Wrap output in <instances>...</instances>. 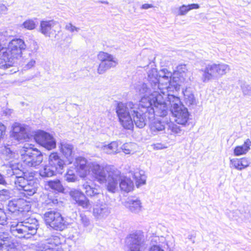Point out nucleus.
<instances>
[{
    "instance_id": "obj_34",
    "label": "nucleus",
    "mask_w": 251,
    "mask_h": 251,
    "mask_svg": "<svg viewBox=\"0 0 251 251\" xmlns=\"http://www.w3.org/2000/svg\"><path fill=\"white\" fill-rule=\"evenodd\" d=\"M241 89L244 96H251V86L246 82H242Z\"/></svg>"
},
{
    "instance_id": "obj_40",
    "label": "nucleus",
    "mask_w": 251,
    "mask_h": 251,
    "mask_svg": "<svg viewBox=\"0 0 251 251\" xmlns=\"http://www.w3.org/2000/svg\"><path fill=\"white\" fill-rule=\"evenodd\" d=\"M76 179V176L75 174L72 173L71 171H67L66 174V180L69 182H75Z\"/></svg>"
},
{
    "instance_id": "obj_3",
    "label": "nucleus",
    "mask_w": 251,
    "mask_h": 251,
    "mask_svg": "<svg viewBox=\"0 0 251 251\" xmlns=\"http://www.w3.org/2000/svg\"><path fill=\"white\" fill-rule=\"evenodd\" d=\"M75 166L76 171L80 176L85 177L90 173L91 170L95 177L100 182L106 180V176L103 168L99 165H93L92 166L89 164L86 160L84 158L77 159Z\"/></svg>"
},
{
    "instance_id": "obj_2",
    "label": "nucleus",
    "mask_w": 251,
    "mask_h": 251,
    "mask_svg": "<svg viewBox=\"0 0 251 251\" xmlns=\"http://www.w3.org/2000/svg\"><path fill=\"white\" fill-rule=\"evenodd\" d=\"M25 48V42L19 38L12 39L7 48H4L0 42V68L12 66L14 60L22 57V51Z\"/></svg>"
},
{
    "instance_id": "obj_43",
    "label": "nucleus",
    "mask_w": 251,
    "mask_h": 251,
    "mask_svg": "<svg viewBox=\"0 0 251 251\" xmlns=\"http://www.w3.org/2000/svg\"><path fill=\"white\" fill-rule=\"evenodd\" d=\"M6 215L4 211L1 209L0 210V225H4L6 221Z\"/></svg>"
},
{
    "instance_id": "obj_38",
    "label": "nucleus",
    "mask_w": 251,
    "mask_h": 251,
    "mask_svg": "<svg viewBox=\"0 0 251 251\" xmlns=\"http://www.w3.org/2000/svg\"><path fill=\"white\" fill-rule=\"evenodd\" d=\"M23 26L26 29L32 30L36 27V24L33 20L28 19L23 23Z\"/></svg>"
},
{
    "instance_id": "obj_48",
    "label": "nucleus",
    "mask_w": 251,
    "mask_h": 251,
    "mask_svg": "<svg viewBox=\"0 0 251 251\" xmlns=\"http://www.w3.org/2000/svg\"><path fill=\"white\" fill-rule=\"evenodd\" d=\"M6 10L7 7L5 6V5L0 4V14H2L3 12H5Z\"/></svg>"
},
{
    "instance_id": "obj_21",
    "label": "nucleus",
    "mask_w": 251,
    "mask_h": 251,
    "mask_svg": "<svg viewBox=\"0 0 251 251\" xmlns=\"http://www.w3.org/2000/svg\"><path fill=\"white\" fill-rule=\"evenodd\" d=\"M124 206L133 213L138 214L142 211L141 200L135 196L128 197L124 202Z\"/></svg>"
},
{
    "instance_id": "obj_9",
    "label": "nucleus",
    "mask_w": 251,
    "mask_h": 251,
    "mask_svg": "<svg viewBox=\"0 0 251 251\" xmlns=\"http://www.w3.org/2000/svg\"><path fill=\"white\" fill-rule=\"evenodd\" d=\"M22 155L24 164L29 168H38L43 161L42 152L35 148H25Z\"/></svg>"
},
{
    "instance_id": "obj_23",
    "label": "nucleus",
    "mask_w": 251,
    "mask_h": 251,
    "mask_svg": "<svg viewBox=\"0 0 251 251\" xmlns=\"http://www.w3.org/2000/svg\"><path fill=\"white\" fill-rule=\"evenodd\" d=\"M167 115L160 116L161 118L155 120L150 124V129L152 134H157L159 132L165 129V125L167 124L168 122L167 118H164Z\"/></svg>"
},
{
    "instance_id": "obj_33",
    "label": "nucleus",
    "mask_w": 251,
    "mask_h": 251,
    "mask_svg": "<svg viewBox=\"0 0 251 251\" xmlns=\"http://www.w3.org/2000/svg\"><path fill=\"white\" fill-rule=\"evenodd\" d=\"M18 204V200L10 201L7 206L8 211L11 213H20Z\"/></svg>"
},
{
    "instance_id": "obj_46",
    "label": "nucleus",
    "mask_w": 251,
    "mask_h": 251,
    "mask_svg": "<svg viewBox=\"0 0 251 251\" xmlns=\"http://www.w3.org/2000/svg\"><path fill=\"white\" fill-rule=\"evenodd\" d=\"M153 7V5L151 4L145 3L142 5L141 8L143 9H148Z\"/></svg>"
},
{
    "instance_id": "obj_44",
    "label": "nucleus",
    "mask_w": 251,
    "mask_h": 251,
    "mask_svg": "<svg viewBox=\"0 0 251 251\" xmlns=\"http://www.w3.org/2000/svg\"><path fill=\"white\" fill-rule=\"evenodd\" d=\"M241 162L242 163V166H243L244 168L245 169L249 167L250 166V164H251V162L249 158L247 157H243L240 158Z\"/></svg>"
},
{
    "instance_id": "obj_6",
    "label": "nucleus",
    "mask_w": 251,
    "mask_h": 251,
    "mask_svg": "<svg viewBox=\"0 0 251 251\" xmlns=\"http://www.w3.org/2000/svg\"><path fill=\"white\" fill-rule=\"evenodd\" d=\"M37 229L36 222H18L13 223L10 227L11 233L20 238L28 239L36 234Z\"/></svg>"
},
{
    "instance_id": "obj_4",
    "label": "nucleus",
    "mask_w": 251,
    "mask_h": 251,
    "mask_svg": "<svg viewBox=\"0 0 251 251\" xmlns=\"http://www.w3.org/2000/svg\"><path fill=\"white\" fill-rule=\"evenodd\" d=\"M230 69L228 65L223 63L207 64L201 70L202 73L201 80L203 82H207L212 79L221 77L228 72Z\"/></svg>"
},
{
    "instance_id": "obj_42",
    "label": "nucleus",
    "mask_w": 251,
    "mask_h": 251,
    "mask_svg": "<svg viewBox=\"0 0 251 251\" xmlns=\"http://www.w3.org/2000/svg\"><path fill=\"white\" fill-rule=\"evenodd\" d=\"M119 152L118 144L117 142H111V153H116Z\"/></svg>"
},
{
    "instance_id": "obj_17",
    "label": "nucleus",
    "mask_w": 251,
    "mask_h": 251,
    "mask_svg": "<svg viewBox=\"0 0 251 251\" xmlns=\"http://www.w3.org/2000/svg\"><path fill=\"white\" fill-rule=\"evenodd\" d=\"M10 136L19 142L27 141L30 138L25 127L20 124H16L13 126Z\"/></svg>"
},
{
    "instance_id": "obj_30",
    "label": "nucleus",
    "mask_w": 251,
    "mask_h": 251,
    "mask_svg": "<svg viewBox=\"0 0 251 251\" xmlns=\"http://www.w3.org/2000/svg\"><path fill=\"white\" fill-rule=\"evenodd\" d=\"M18 204L20 213H26L30 210L31 205L29 202L25 200L22 199H18Z\"/></svg>"
},
{
    "instance_id": "obj_15",
    "label": "nucleus",
    "mask_w": 251,
    "mask_h": 251,
    "mask_svg": "<svg viewBox=\"0 0 251 251\" xmlns=\"http://www.w3.org/2000/svg\"><path fill=\"white\" fill-rule=\"evenodd\" d=\"M172 89H169V90H164L160 92V93L163 96L162 100L164 101L163 104L167 109L166 115H167L168 113V105L171 107L170 111L171 112L173 111L174 109L176 110L178 109L177 108L184 106L182 104L179 98L169 93V92L171 91Z\"/></svg>"
},
{
    "instance_id": "obj_25",
    "label": "nucleus",
    "mask_w": 251,
    "mask_h": 251,
    "mask_svg": "<svg viewBox=\"0 0 251 251\" xmlns=\"http://www.w3.org/2000/svg\"><path fill=\"white\" fill-rule=\"evenodd\" d=\"M37 188V185L35 180L31 179L23 189V194L25 197L32 196L36 193Z\"/></svg>"
},
{
    "instance_id": "obj_41",
    "label": "nucleus",
    "mask_w": 251,
    "mask_h": 251,
    "mask_svg": "<svg viewBox=\"0 0 251 251\" xmlns=\"http://www.w3.org/2000/svg\"><path fill=\"white\" fill-rule=\"evenodd\" d=\"M185 100L187 104L189 105L194 104L195 102V99L193 94L185 95Z\"/></svg>"
},
{
    "instance_id": "obj_27",
    "label": "nucleus",
    "mask_w": 251,
    "mask_h": 251,
    "mask_svg": "<svg viewBox=\"0 0 251 251\" xmlns=\"http://www.w3.org/2000/svg\"><path fill=\"white\" fill-rule=\"evenodd\" d=\"M48 185L52 190L58 192L63 193L64 188L59 179H55L48 181Z\"/></svg>"
},
{
    "instance_id": "obj_14",
    "label": "nucleus",
    "mask_w": 251,
    "mask_h": 251,
    "mask_svg": "<svg viewBox=\"0 0 251 251\" xmlns=\"http://www.w3.org/2000/svg\"><path fill=\"white\" fill-rule=\"evenodd\" d=\"M35 142L48 150L54 149L56 143L51 135L43 130H37L33 134Z\"/></svg>"
},
{
    "instance_id": "obj_13",
    "label": "nucleus",
    "mask_w": 251,
    "mask_h": 251,
    "mask_svg": "<svg viewBox=\"0 0 251 251\" xmlns=\"http://www.w3.org/2000/svg\"><path fill=\"white\" fill-rule=\"evenodd\" d=\"M144 236L140 232L130 234L125 240L127 251H142L144 248Z\"/></svg>"
},
{
    "instance_id": "obj_53",
    "label": "nucleus",
    "mask_w": 251,
    "mask_h": 251,
    "mask_svg": "<svg viewBox=\"0 0 251 251\" xmlns=\"http://www.w3.org/2000/svg\"><path fill=\"white\" fill-rule=\"evenodd\" d=\"M1 209V208H0V210Z\"/></svg>"
},
{
    "instance_id": "obj_45",
    "label": "nucleus",
    "mask_w": 251,
    "mask_h": 251,
    "mask_svg": "<svg viewBox=\"0 0 251 251\" xmlns=\"http://www.w3.org/2000/svg\"><path fill=\"white\" fill-rule=\"evenodd\" d=\"M149 251H164V250L159 246L154 245L151 247Z\"/></svg>"
},
{
    "instance_id": "obj_12",
    "label": "nucleus",
    "mask_w": 251,
    "mask_h": 251,
    "mask_svg": "<svg viewBox=\"0 0 251 251\" xmlns=\"http://www.w3.org/2000/svg\"><path fill=\"white\" fill-rule=\"evenodd\" d=\"M158 74L157 89L159 92L169 89H176L172 73L166 69L160 70Z\"/></svg>"
},
{
    "instance_id": "obj_16",
    "label": "nucleus",
    "mask_w": 251,
    "mask_h": 251,
    "mask_svg": "<svg viewBox=\"0 0 251 251\" xmlns=\"http://www.w3.org/2000/svg\"><path fill=\"white\" fill-rule=\"evenodd\" d=\"M190 79V73L188 71L186 65L181 64L178 65L173 74V81L176 84V88Z\"/></svg>"
},
{
    "instance_id": "obj_49",
    "label": "nucleus",
    "mask_w": 251,
    "mask_h": 251,
    "mask_svg": "<svg viewBox=\"0 0 251 251\" xmlns=\"http://www.w3.org/2000/svg\"><path fill=\"white\" fill-rule=\"evenodd\" d=\"M0 184H2V185H4L6 184V182L5 181L3 177L0 174Z\"/></svg>"
},
{
    "instance_id": "obj_50",
    "label": "nucleus",
    "mask_w": 251,
    "mask_h": 251,
    "mask_svg": "<svg viewBox=\"0 0 251 251\" xmlns=\"http://www.w3.org/2000/svg\"><path fill=\"white\" fill-rule=\"evenodd\" d=\"M164 147H162V145L160 144H157V145H154V148L156 149H162L164 148Z\"/></svg>"
},
{
    "instance_id": "obj_26",
    "label": "nucleus",
    "mask_w": 251,
    "mask_h": 251,
    "mask_svg": "<svg viewBox=\"0 0 251 251\" xmlns=\"http://www.w3.org/2000/svg\"><path fill=\"white\" fill-rule=\"evenodd\" d=\"M133 177L136 181V185L137 187L146 184V176L143 171H137L134 172Z\"/></svg>"
},
{
    "instance_id": "obj_52",
    "label": "nucleus",
    "mask_w": 251,
    "mask_h": 251,
    "mask_svg": "<svg viewBox=\"0 0 251 251\" xmlns=\"http://www.w3.org/2000/svg\"><path fill=\"white\" fill-rule=\"evenodd\" d=\"M17 172V173H20V172H19V171H17V172Z\"/></svg>"
},
{
    "instance_id": "obj_19",
    "label": "nucleus",
    "mask_w": 251,
    "mask_h": 251,
    "mask_svg": "<svg viewBox=\"0 0 251 251\" xmlns=\"http://www.w3.org/2000/svg\"><path fill=\"white\" fill-rule=\"evenodd\" d=\"M176 110L174 109L171 112L173 116L175 118V121L178 124L186 125L189 119V113L188 109L184 106L177 108Z\"/></svg>"
},
{
    "instance_id": "obj_39",
    "label": "nucleus",
    "mask_w": 251,
    "mask_h": 251,
    "mask_svg": "<svg viewBox=\"0 0 251 251\" xmlns=\"http://www.w3.org/2000/svg\"><path fill=\"white\" fill-rule=\"evenodd\" d=\"M9 242L8 241V243L4 242L3 244L0 243V251L2 250L3 248H8V249H15L16 248V243L14 242H10V243H8Z\"/></svg>"
},
{
    "instance_id": "obj_32",
    "label": "nucleus",
    "mask_w": 251,
    "mask_h": 251,
    "mask_svg": "<svg viewBox=\"0 0 251 251\" xmlns=\"http://www.w3.org/2000/svg\"><path fill=\"white\" fill-rule=\"evenodd\" d=\"M73 147L70 145H62L60 148V151L62 154L67 158H73Z\"/></svg>"
},
{
    "instance_id": "obj_1",
    "label": "nucleus",
    "mask_w": 251,
    "mask_h": 251,
    "mask_svg": "<svg viewBox=\"0 0 251 251\" xmlns=\"http://www.w3.org/2000/svg\"><path fill=\"white\" fill-rule=\"evenodd\" d=\"M153 100L156 102L151 105L150 99L144 97L139 102V104L133 103L131 101L126 103L120 102L116 107L119 122L123 127L126 129L133 128V122L135 126L140 128L144 127L148 121L154 119L155 115L163 116L166 115L167 109L160 96H157L153 94Z\"/></svg>"
},
{
    "instance_id": "obj_47",
    "label": "nucleus",
    "mask_w": 251,
    "mask_h": 251,
    "mask_svg": "<svg viewBox=\"0 0 251 251\" xmlns=\"http://www.w3.org/2000/svg\"><path fill=\"white\" fill-rule=\"evenodd\" d=\"M118 63L117 59H115L111 56V67H115Z\"/></svg>"
},
{
    "instance_id": "obj_7",
    "label": "nucleus",
    "mask_w": 251,
    "mask_h": 251,
    "mask_svg": "<svg viewBox=\"0 0 251 251\" xmlns=\"http://www.w3.org/2000/svg\"><path fill=\"white\" fill-rule=\"evenodd\" d=\"M46 225L50 229L62 231L68 227V223L58 211L50 210L44 215Z\"/></svg>"
},
{
    "instance_id": "obj_8",
    "label": "nucleus",
    "mask_w": 251,
    "mask_h": 251,
    "mask_svg": "<svg viewBox=\"0 0 251 251\" xmlns=\"http://www.w3.org/2000/svg\"><path fill=\"white\" fill-rule=\"evenodd\" d=\"M121 172L117 169L111 168V192H114L119 185L121 190L126 193L133 190L134 184L129 178H121Z\"/></svg>"
},
{
    "instance_id": "obj_22",
    "label": "nucleus",
    "mask_w": 251,
    "mask_h": 251,
    "mask_svg": "<svg viewBox=\"0 0 251 251\" xmlns=\"http://www.w3.org/2000/svg\"><path fill=\"white\" fill-rule=\"evenodd\" d=\"M12 170L13 175L16 177V180L15 181V187L19 190H23L25 186H26L29 181V180L25 178L26 176L25 173L18 168H14Z\"/></svg>"
},
{
    "instance_id": "obj_28",
    "label": "nucleus",
    "mask_w": 251,
    "mask_h": 251,
    "mask_svg": "<svg viewBox=\"0 0 251 251\" xmlns=\"http://www.w3.org/2000/svg\"><path fill=\"white\" fill-rule=\"evenodd\" d=\"M148 79L150 81L151 85L157 88V71L155 68H151L148 72Z\"/></svg>"
},
{
    "instance_id": "obj_20",
    "label": "nucleus",
    "mask_w": 251,
    "mask_h": 251,
    "mask_svg": "<svg viewBox=\"0 0 251 251\" xmlns=\"http://www.w3.org/2000/svg\"><path fill=\"white\" fill-rule=\"evenodd\" d=\"M40 31L46 36L50 37L56 35L55 22L53 20H43L40 22Z\"/></svg>"
},
{
    "instance_id": "obj_18",
    "label": "nucleus",
    "mask_w": 251,
    "mask_h": 251,
    "mask_svg": "<svg viewBox=\"0 0 251 251\" xmlns=\"http://www.w3.org/2000/svg\"><path fill=\"white\" fill-rule=\"evenodd\" d=\"M71 199L75 203L82 208H87L90 205V201L84 193L80 190L73 189L69 192Z\"/></svg>"
},
{
    "instance_id": "obj_35",
    "label": "nucleus",
    "mask_w": 251,
    "mask_h": 251,
    "mask_svg": "<svg viewBox=\"0 0 251 251\" xmlns=\"http://www.w3.org/2000/svg\"><path fill=\"white\" fill-rule=\"evenodd\" d=\"M83 188L85 190L86 195L88 197H92L98 194L96 189L91 187L89 185L84 184L83 185Z\"/></svg>"
},
{
    "instance_id": "obj_36",
    "label": "nucleus",
    "mask_w": 251,
    "mask_h": 251,
    "mask_svg": "<svg viewBox=\"0 0 251 251\" xmlns=\"http://www.w3.org/2000/svg\"><path fill=\"white\" fill-rule=\"evenodd\" d=\"M232 166L235 169L241 171L244 169L240 158H233L230 160Z\"/></svg>"
},
{
    "instance_id": "obj_37",
    "label": "nucleus",
    "mask_w": 251,
    "mask_h": 251,
    "mask_svg": "<svg viewBox=\"0 0 251 251\" xmlns=\"http://www.w3.org/2000/svg\"><path fill=\"white\" fill-rule=\"evenodd\" d=\"M167 125H168V129L171 130L172 133L178 134L181 133L182 130L180 127L174 123L168 122Z\"/></svg>"
},
{
    "instance_id": "obj_31",
    "label": "nucleus",
    "mask_w": 251,
    "mask_h": 251,
    "mask_svg": "<svg viewBox=\"0 0 251 251\" xmlns=\"http://www.w3.org/2000/svg\"><path fill=\"white\" fill-rule=\"evenodd\" d=\"M137 145L135 143L130 142L124 144L120 148L126 154H133L135 152Z\"/></svg>"
},
{
    "instance_id": "obj_24",
    "label": "nucleus",
    "mask_w": 251,
    "mask_h": 251,
    "mask_svg": "<svg viewBox=\"0 0 251 251\" xmlns=\"http://www.w3.org/2000/svg\"><path fill=\"white\" fill-rule=\"evenodd\" d=\"M251 141L247 139L241 146H236L234 149V154L235 156L245 155L250 150Z\"/></svg>"
},
{
    "instance_id": "obj_10",
    "label": "nucleus",
    "mask_w": 251,
    "mask_h": 251,
    "mask_svg": "<svg viewBox=\"0 0 251 251\" xmlns=\"http://www.w3.org/2000/svg\"><path fill=\"white\" fill-rule=\"evenodd\" d=\"M65 243V237L61 234L51 235L42 244L41 251H63Z\"/></svg>"
},
{
    "instance_id": "obj_29",
    "label": "nucleus",
    "mask_w": 251,
    "mask_h": 251,
    "mask_svg": "<svg viewBox=\"0 0 251 251\" xmlns=\"http://www.w3.org/2000/svg\"><path fill=\"white\" fill-rule=\"evenodd\" d=\"M200 6L198 4H190L188 5H182L179 7L178 15L183 16L186 15L188 11L192 9H199Z\"/></svg>"
},
{
    "instance_id": "obj_5",
    "label": "nucleus",
    "mask_w": 251,
    "mask_h": 251,
    "mask_svg": "<svg viewBox=\"0 0 251 251\" xmlns=\"http://www.w3.org/2000/svg\"><path fill=\"white\" fill-rule=\"evenodd\" d=\"M65 165L64 161L61 158L58 153L52 152L49 156L48 165L40 170V174L43 177L52 176L56 174L61 173Z\"/></svg>"
},
{
    "instance_id": "obj_51",
    "label": "nucleus",
    "mask_w": 251,
    "mask_h": 251,
    "mask_svg": "<svg viewBox=\"0 0 251 251\" xmlns=\"http://www.w3.org/2000/svg\"><path fill=\"white\" fill-rule=\"evenodd\" d=\"M52 202H53V203H58V201H57V199H55V200H54V201H52Z\"/></svg>"
},
{
    "instance_id": "obj_11",
    "label": "nucleus",
    "mask_w": 251,
    "mask_h": 251,
    "mask_svg": "<svg viewBox=\"0 0 251 251\" xmlns=\"http://www.w3.org/2000/svg\"><path fill=\"white\" fill-rule=\"evenodd\" d=\"M134 89L136 94L142 96L141 99L144 97L150 99L151 105H154V103L156 102L155 100H153V94H155L157 96H160L162 98L159 99L161 101H162V104L164 103V101L162 100L163 96L160 93V92L157 90V88L153 87V85H151V88L147 84L143 82H139L135 84Z\"/></svg>"
}]
</instances>
